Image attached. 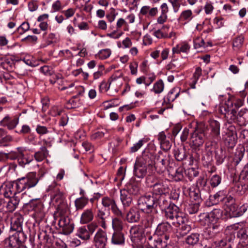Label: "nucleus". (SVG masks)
Returning <instances> with one entry per match:
<instances>
[{
  "label": "nucleus",
  "instance_id": "obj_1",
  "mask_svg": "<svg viewBox=\"0 0 248 248\" xmlns=\"http://www.w3.org/2000/svg\"><path fill=\"white\" fill-rule=\"evenodd\" d=\"M158 204L157 199L154 197L153 194H146L140 196L138 201L139 209L146 214H156V207Z\"/></svg>",
  "mask_w": 248,
  "mask_h": 248
},
{
  "label": "nucleus",
  "instance_id": "obj_2",
  "mask_svg": "<svg viewBox=\"0 0 248 248\" xmlns=\"http://www.w3.org/2000/svg\"><path fill=\"white\" fill-rule=\"evenodd\" d=\"M219 110L220 112L224 115L229 123H232L236 122L237 115L235 108H233V103L228 99L224 104L219 106Z\"/></svg>",
  "mask_w": 248,
  "mask_h": 248
},
{
  "label": "nucleus",
  "instance_id": "obj_3",
  "mask_svg": "<svg viewBox=\"0 0 248 248\" xmlns=\"http://www.w3.org/2000/svg\"><path fill=\"white\" fill-rule=\"evenodd\" d=\"M168 164L167 157L162 155L156 156L152 166H150L149 169V173L155 174L156 172L158 174H162L166 170Z\"/></svg>",
  "mask_w": 248,
  "mask_h": 248
},
{
  "label": "nucleus",
  "instance_id": "obj_4",
  "mask_svg": "<svg viewBox=\"0 0 248 248\" xmlns=\"http://www.w3.org/2000/svg\"><path fill=\"white\" fill-rule=\"evenodd\" d=\"M51 202L56 207V209L61 215H64L68 210V205L64 199L63 193L59 191H56L51 196Z\"/></svg>",
  "mask_w": 248,
  "mask_h": 248
},
{
  "label": "nucleus",
  "instance_id": "obj_5",
  "mask_svg": "<svg viewBox=\"0 0 248 248\" xmlns=\"http://www.w3.org/2000/svg\"><path fill=\"white\" fill-rule=\"evenodd\" d=\"M26 239V236L24 232L15 233L4 240L3 246L4 248H14L24 243Z\"/></svg>",
  "mask_w": 248,
  "mask_h": 248
},
{
  "label": "nucleus",
  "instance_id": "obj_6",
  "mask_svg": "<svg viewBox=\"0 0 248 248\" xmlns=\"http://www.w3.org/2000/svg\"><path fill=\"white\" fill-rule=\"evenodd\" d=\"M204 128L202 126H198L191 136V141L195 147L202 146L204 141Z\"/></svg>",
  "mask_w": 248,
  "mask_h": 248
},
{
  "label": "nucleus",
  "instance_id": "obj_7",
  "mask_svg": "<svg viewBox=\"0 0 248 248\" xmlns=\"http://www.w3.org/2000/svg\"><path fill=\"white\" fill-rule=\"evenodd\" d=\"M222 211L219 209H214L210 213H203L199 216L200 220H204L205 223L217 222L222 217Z\"/></svg>",
  "mask_w": 248,
  "mask_h": 248
},
{
  "label": "nucleus",
  "instance_id": "obj_8",
  "mask_svg": "<svg viewBox=\"0 0 248 248\" xmlns=\"http://www.w3.org/2000/svg\"><path fill=\"white\" fill-rule=\"evenodd\" d=\"M61 215L59 220L58 225L62 231V233L65 235L70 234L74 228V224L69 217Z\"/></svg>",
  "mask_w": 248,
  "mask_h": 248
},
{
  "label": "nucleus",
  "instance_id": "obj_9",
  "mask_svg": "<svg viewBox=\"0 0 248 248\" xmlns=\"http://www.w3.org/2000/svg\"><path fill=\"white\" fill-rule=\"evenodd\" d=\"M168 240L161 236L154 235L148 236V244L150 248H165L167 246Z\"/></svg>",
  "mask_w": 248,
  "mask_h": 248
},
{
  "label": "nucleus",
  "instance_id": "obj_10",
  "mask_svg": "<svg viewBox=\"0 0 248 248\" xmlns=\"http://www.w3.org/2000/svg\"><path fill=\"white\" fill-rule=\"evenodd\" d=\"M107 240L106 232L99 229L94 236L93 243L96 248H105Z\"/></svg>",
  "mask_w": 248,
  "mask_h": 248
},
{
  "label": "nucleus",
  "instance_id": "obj_11",
  "mask_svg": "<svg viewBox=\"0 0 248 248\" xmlns=\"http://www.w3.org/2000/svg\"><path fill=\"white\" fill-rule=\"evenodd\" d=\"M102 204L105 207L111 209L112 213L118 217H123L122 211L118 207L115 201L110 198L105 197L102 199Z\"/></svg>",
  "mask_w": 248,
  "mask_h": 248
},
{
  "label": "nucleus",
  "instance_id": "obj_12",
  "mask_svg": "<svg viewBox=\"0 0 248 248\" xmlns=\"http://www.w3.org/2000/svg\"><path fill=\"white\" fill-rule=\"evenodd\" d=\"M171 231L170 224L168 222H163L158 225L156 229V233L157 235L163 237L165 240H168Z\"/></svg>",
  "mask_w": 248,
  "mask_h": 248
},
{
  "label": "nucleus",
  "instance_id": "obj_13",
  "mask_svg": "<svg viewBox=\"0 0 248 248\" xmlns=\"http://www.w3.org/2000/svg\"><path fill=\"white\" fill-rule=\"evenodd\" d=\"M151 224L148 221L143 220L140 224L132 226L130 230L131 235L136 237L142 236L145 232V229L149 228Z\"/></svg>",
  "mask_w": 248,
  "mask_h": 248
},
{
  "label": "nucleus",
  "instance_id": "obj_14",
  "mask_svg": "<svg viewBox=\"0 0 248 248\" xmlns=\"http://www.w3.org/2000/svg\"><path fill=\"white\" fill-rule=\"evenodd\" d=\"M208 227L204 232L205 235L209 238L215 237L222 230L221 226L218 222H209L206 223Z\"/></svg>",
  "mask_w": 248,
  "mask_h": 248
},
{
  "label": "nucleus",
  "instance_id": "obj_15",
  "mask_svg": "<svg viewBox=\"0 0 248 248\" xmlns=\"http://www.w3.org/2000/svg\"><path fill=\"white\" fill-rule=\"evenodd\" d=\"M42 141L44 145L40 148L39 151L35 152L34 155L35 159L38 162H41L47 157L48 151L46 146L50 145V141L46 139H43Z\"/></svg>",
  "mask_w": 248,
  "mask_h": 248
},
{
  "label": "nucleus",
  "instance_id": "obj_16",
  "mask_svg": "<svg viewBox=\"0 0 248 248\" xmlns=\"http://www.w3.org/2000/svg\"><path fill=\"white\" fill-rule=\"evenodd\" d=\"M153 186V194L156 195H161L168 193L169 192V188L166 181L161 180L157 184Z\"/></svg>",
  "mask_w": 248,
  "mask_h": 248
},
{
  "label": "nucleus",
  "instance_id": "obj_17",
  "mask_svg": "<svg viewBox=\"0 0 248 248\" xmlns=\"http://www.w3.org/2000/svg\"><path fill=\"white\" fill-rule=\"evenodd\" d=\"M22 217L19 214L14 215L11 219V229L15 233L23 232L22 231Z\"/></svg>",
  "mask_w": 248,
  "mask_h": 248
},
{
  "label": "nucleus",
  "instance_id": "obj_18",
  "mask_svg": "<svg viewBox=\"0 0 248 248\" xmlns=\"http://www.w3.org/2000/svg\"><path fill=\"white\" fill-rule=\"evenodd\" d=\"M23 178L28 189L35 186L39 182V178L37 177L36 172H29Z\"/></svg>",
  "mask_w": 248,
  "mask_h": 248
},
{
  "label": "nucleus",
  "instance_id": "obj_19",
  "mask_svg": "<svg viewBox=\"0 0 248 248\" xmlns=\"http://www.w3.org/2000/svg\"><path fill=\"white\" fill-rule=\"evenodd\" d=\"M164 210L165 217L170 220H174L179 213V207L173 203H170Z\"/></svg>",
  "mask_w": 248,
  "mask_h": 248
},
{
  "label": "nucleus",
  "instance_id": "obj_20",
  "mask_svg": "<svg viewBox=\"0 0 248 248\" xmlns=\"http://www.w3.org/2000/svg\"><path fill=\"white\" fill-rule=\"evenodd\" d=\"M148 172V167L135 161L133 172L134 175L139 178H143Z\"/></svg>",
  "mask_w": 248,
  "mask_h": 248
},
{
  "label": "nucleus",
  "instance_id": "obj_21",
  "mask_svg": "<svg viewBox=\"0 0 248 248\" xmlns=\"http://www.w3.org/2000/svg\"><path fill=\"white\" fill-rule=\"evenodd\" d=\"M237 236L239 239V243L242 247H245L248 245V229L243 227V225L239 229Z\"/></svg>",
  "mask_w": 248,
  "mask_h": 248
},
{
  "label": "nucleus",
  "instance_id": "obj_22",
  "mask_svg": "<svg viewBox=\"0 0 248 248\" xmlns=\"http://www.w3.org/2000/svg\"><path fill=\"white\" fill-rule=\"evenodd\" d=\"M123 79L121 75H113L109 79V86L116 92H118L123 85Z\"/></svg>",
  "mask_w": 248,
  "mask_h": 248
},
{
  "label": "nucleus",
  "instance_id": "obj_23",
  "mask_svg": "<svg viewBox=\"0 0 248 248\" xmlns=\"http://www.w3.org/2000/svg\"><path fill=\"white\" fill-rule=\"evenodd\" d=\"M94 218V212L92 208L84 210L82 213L80 222L82 224H87L93 221Z\"/></svg>",
  "mask_w": 248,
  "mask_h": 248
},
{
  "label": "nucleus",
  "instance_id": "obj_24",
  "mask_svg": "<svg viewBox=\"0 0 248 248\" xmlns=\"http://www.w3.org/2000/svg\"><path fill=\"white\" fill-rule=\"evenodd\" d=\"M126 220L129 223H136L140 221V215L139 210L131 208L126 214Z\"/></svg>",
  "mask_w": 248,
  "mask_h": 248
},
{
  "label": "nucleus",
  "instance_id": "obj_25",
  "mask_svg": "<svg viewBox=\"0 0 248 248\" xmlns=\"http://www.w3.org/2000/svg\"><path fill=\"white\" fill-rule=\"evenodd\" d=\"M153 158L154 156L151 153H144L141 156L137 158L136 161L147 166L149 169L150 167L152 166L153 164V161L152 159Z\"/></svg>",
  "mask_w": 248,
  "mask_h": 248
},
{
  "label": "nucleus",
  "instance_id": "obj_26",
  "mask_svg": "<svg viewBox=\"0 0 248 248\" xmlns=\"http://www.w3.org/2000/svg\"><path fill=\"white\" fill-rule=\"evenodd\" d=\"M111 243L116 246L124 245L125 243L124 235L122 232H114L112 234Z\"/></svg>",
  "mask_w": 248,
  "mask_h": 248
},
{
  "label": "nucleus",
  "instance_id": "obj_27",
  "mask_svg": "<svg viewBox=\"0 0 248 248\" xmlns=\"http://www.w3.org/2000/svg\"><path fill=\"white\" fill-rule=\"evenodd\" d=\"M236 122L240 126H246L248 124V109L243 108L237 115Z\"/></svg>",
  "mask_w": 248,
  "mask_h": 248
},
{
  "label": "nucleus",
  "instance_id": "obj_28",
  "mask_svg": "<svg viewBox=\"0 0 248 248\" xmlns=\"http://www.w3.org/2000/svg\"><path fill=\"white\" fill-rule=\"evenodd\" d=\"M107 215L105 213V210L103 208L98 209L96 215V218L98 223L100 224V226L103 228H107L106 219Z\"/></svg>",
  "mask_w": 248,
  "mask_h": 248
},
{
  "label": "nucleus",
  "instance_id": "obj_29",
  "mask_svg": "<svg viewBox=\"0 0 248 248\" xmlns=\"http://www.w3.org/2000/svg\"><path fill=\"white\" fill-rule=\"evenodd\" d=\"M158 140L159 141L161 148L163 150L168 151L171 148V144L169 140H167L166 136L163 131L158 134Z\"/></svg>",
  "mask_w": 248,
  "mask_h": 248
},
{
  "label": "nucleus",
  "instance_id": "obj_30",
  "mask_svg": "<svg viewBox=\"0 0 248 248\" xmlns=\"http://www.w3.org/2000/svg\"><path fill=\"white\" fill-rule=\"evenodd\" d=\"M179 229L175 232L176 236L178 238H181L186 235L191 230V227L188 224L187 221L186 223L179 226Z\"/></svg>",
  "mask_w": 248,
  "mask_h": 248
},
{
  "label": "nucleus",
  "instance_id": "obj_31",
  "mask_svg": "<svg viewBox=\"0 0 248 248\" xmlns=\"http://www.w3.org/2000/svg\"><path fill=\"white\" fill-rule=\"evenodd\" d=\"M211 134L215 138H217L220 135V124L215 120H210L209 121Z\"/></svg>",
  "mask_w": 248,
  "mask_h": 248
},
{
  "label": "nucleus",
  "instance_id": "obj_32",
  "mask_svg": "<svg viewBox=\"0 0 248 248\" xmlns=\"http://www.w3.org/2000/svg\"><path fill=\"white\" fill-rule=\"evenodd\" d=\"M121 200L124 207L129 206L132 202V196L126 190H121Z\"/></svg>",
  "mask_w": 248,
  "mask_h": 248
},
{
  "label": "nucleus",
  "instance_id": "obj_33",
  "mask_svg": "<svg viewBox=\"0 0 248 248\" xmlns=\"http://www.w3.org/2000/svg\"><path fill=\"white\" fill-rule=\"evenodd\" d=\"M14 183L12 182L8 183L5 185L3 188V195L5 198H12L13 195L15 196L17 192L16 191H14Z\"/></svg>",
  "mask_w": 248,
  "mask_h": 248
},
{
  "label": "nucleus",
  "instance_id": "obj_34",
  "mask_svg": "<svg viewBox=\"0 0 248 248\" xmlns=\"http://www.w3.org/2000/svg\"><path fill=\"white\" fill-rule=\"evenodd\" d=\"M76 235L83 240H89L91 236L85 226H81L77 229Z\"/></svg>",
  "mask_w": 248,
  "mask_h": 248
},
{
  "label": "nucleus",
  "instance_id": "obj_35",
  "mask_svg": "<svg viewBox=\"0 0 248 248\" xmlns=\"http://www.w3.org/2000/svg\"><path fill=\"white\" fill-rule=\"evenodd\" d=\"M89 203V199L86 197L77 198L75 202V206L77 211L82 210Z\"/></svg>",
  "mask_w": 248,
  "mask_h": 248
},
{
  "label": "nucleus",
  "instance_id": "obj_36",
  "mask_svg": "<svg viewBox=\"0 0 248 248\" xmlns=\"http://www.w3.org/2000/svg\"><path fill=\"white\" fill-rule=\"evenodd\" d=\"M19 198L16 196H13L6 204V208L9 212H13L17 208L19 203Z\"/></svg>",
  "mask_w": 248,
  "mask_h": 248
},
{
  "label": "nucleus",
  "instance_id": "obj_37",
  "mask_svg": "<svg viewBox=\"0 0 248 248\" xmlns=\"http://www.w3.org/2000/svg\"><path fill=\"white\" fill-rule=\"evenodd\" d=\"M27 206L29 210H33L36 213H40L42 207L41 202L37 199L31 200Z\"/></svg>",
  "mask_w": 248,
  "mask_h": 248
},
{
  "label": "nucleus",
  "instance_id": "obj_38",
  "mask_svg": "<svg viewBox=\"0 0 248 248\" xmlns=\"http://www.w3.org/2000/svg\"><path fill=\"white\" fill-rule=\"evenodd\" d=\"M194 18L192 11L190 9H186L183 11L179 17L181 21H185L186 23L190 22Z\"/></svg>",
  "mask_w": 248,
  "mask_h": 248
},
{
  "label": "nucleus",
  "instance_id": "obj_39",
  "mask_svg": "<svg viewBox=\"0 0 248 248\" xmlns=\"http://www.w3.org/2000/svg\"><path fill=\"white\" fill-rule=\"evenodd\" d=\"M119 217L117 216V217L112 218V226L114 232H122L124 228V222Z\"/></svg>",
  "mask_w": 248,
  "mask_h": 248
},
{
  "label": "nucleus",
  "instance_id": "obj_40",
  "mask_svg": "<svg viewBox=\"0 0 248 248\" xmlns=\"http://www.w3.org/2000/svg\"><path fill=\"white\" fill-rule=\"evenodd\" d=\"M14 186L15 185L17 193H20L28 188L23 177L18 178L17 180L12 182Z\"/></svg>",
  "mask_w": 248,
  "mask_h": 248
},
{
  "label": "nucleus",
  "instance_id": "obj_41",
  "mask_svg": "<svg viewBox=\"0 0 248 248\" xmlns=\"http://www.w3.org/2000/svg\"><path fill=\"white\" fill-rule=\"evenodd\" d=\"M182 64L180 62L177 60H172L170 62L168 63L166 68L168 70H170L171 72L178 71L179 69L181 67Z\"/></svg>",
  "mask_w": 248,
  "mask_h": 248
},
{
  "label": "nucleus",
  "instance_id": "obj_42",
  "mask_svg": "<svg viewBox=\"0 0 248 248\" xmlns=\"http://www.w3.org/2000/svg\"><path fill=\"white\" fill-rule=\"evenodd\" d=\"M190 48V46L187 43H182L177 45L176 46L173 47L172 52L173 54H179L181 52H187Z\"/></svg>",
  "mask_w": 248,
  "mask_h": 248
},
{
  "label": "nucleus",
  "instance_id": "obj_43",
  "mask_svg": "<svg viewBox=\"0 0 248 248\" xmlns=\"http://www.w3.org/2000/svg\"><path fill=\"white\" fill-rule=\"evenodd\" d=\"M228 207L229 210V214L231 217H236L242 215V212H238L239 208L236 204H234V203L232 204H230V205H228Z\"/></svg>",
  "mask_w": 248,
  "mask_h": 248
},
{
  "label": "nucleus",
  "instance_id": "obj_44",
  "mask_svg": "<svg viewBox=\"0 0 248 248\" xmlns=\"http://www.w3.org/2000/svg\"><path fill=\"white\" fill-rule=\"evenodd\" d=\"M202 70L201 67H198L196 68L195 71L193 74L192 78H191V83H190V86L191 88L195 89L196 88L195 85L199 78L202 75Z\"/></svg>",
  "mask_w": 248,
  "mask_h": 248
},
{
  "label": "nucleus",
  "instance_id": "obj_45",
  "mask_svg": "<svg viewBox=\"0 0 248 248\" xmlns=\"http://www.w3.org/2000/svg\"><path fill=\"white\" fill-rule=\"evenodd\" d=\"M164 88V84L162 80L157 81L154 84L152 91L156 94L162 93Z\"/></svg>",
  "mask_w": 248,
  "mask_h": 248
},
{
  "label": "nucleus",
  "instance_id": "obj_46",
  "mask_svg": "<svg viewBox=\"0 0 248 248\" xmlns=\"http://www.w3.org/2000/svg\"><path fill=\"white\" fill-rule=\"evenodd\" d=\"M60 35L59 33L55 31L50 32L47 37L48 41L50 43H56L60 41Z\"/></svg>",
  "mask_w": 248,
  "mask_h": 248
},
{
  "label": "nucleus",
  "instance_id": "obj_47",
  "mask_svg": "<svg viewBox=\"0 0 248 248\" xmlns=\"http://www.w3.org/2000/svg\"><path fill=\"white\" fill-rule=\"evenodd\" d=\"M154 174L149 173L146 177V182L148 186L153 187L152 185L157 184L161 180L160 178L154 175Z\"/></svg>",
  "mask_w": 248,
  "mask_h": 248
},
{
  "label": "nucleus",
  "instance_id": "obj_48",
  "mask_svg": "<svg viewBox=\"0 0 248 248\" xmlns=\"http://www.w3.org/2000/svg\"><path fill=\"white\" fill-rule=\"evenodd\" d=\"M13 140L11 136L6 135L5 131L0 128V143H4L10 142Z\"/></svg>",
  "mask_w": 248,
  "mask_h": 248
},
{
  "label": "nucleus",
  "instance_id": "obj_49",
  "mask_svg": "<svg viewBox=\"0 0 248 248\" xmlns=\"http://www.w3.org/2000/svg\"><path fill=\"white\" fill-rule=\"evenodd\" d=\"M199 240V234L198 233H192L188 236L186 240V242L189 245H195L197 244Z\"/></svg>",
  "mask_w": 248,
  "mask_h": 248
},
{
  "label": "nucleus",
  "instance_id": "obj_50",
  "mask_svg": "<svg viewBox=\"0 0 248 248\" xmlns=\"http://www.w3.org/2000/svg\"><path fill=\"white\" fill-rule=\"evenodd\" d=\"M224 196L223 192L219 191L214 195L210 196L209 199L212 202L213 204H217L219 201H222Z\"/></svg>",
  "mask_w": 248,
  "mask_h": 248
},
{
  "label": "nucleus",
  "instance_id": "obj_51",
  "mask_svg": "<svg viewBox=\"0 0 248 248\" xmlns=\"http://www.w3.org/2000/svg\"><path fill=\"white\" fill-rule=\"evenodd\" d=\"M111 54V51L110 49H103L99 51L97 55L100 59L104 60L108 58Z\"/></svg>",
  "mask_w": 248,
  "mask_h": 248
},
{
  "label": "nucleus",
  "instance_id": "obj_52",
  "mask_svg": "<svg viewBox=\"0 0 248 248\" xmlns=\"http://www.w3.org/2000/svg\"><path fill=\"white\" fill-rule=\"evenodd\" d=\"M168 29L167 26H163L162 29L155 31L154 32V35L157 38H166L167 36V33L165 30Z\"/></svg>",
  "mask_w": 248,
  "mask_h": 248
},
{
  "label": "nucleus",
  "instance_id": "obj_53",
  "mask_svg": "<svg viewBox=\"0 0 248 248\" xmlns=\"http://www.w3.org/2000/svg\"><path fill=\"white\" fill-rule=\"evenodd\" d=\"M244 41V37L239 36L235 38L233 41V48L234 50H237L241 47Z\"/></svg>",
  "mask_w": 248,
  "mask_h": 248
},
{
  "label": "nucleus",
  "instance_id": "obj_54",
  "mask_svg": "<svg viewBox=\"0 0 248 248\" xmlns=\"http://www.w3.org/2000/svg\"><path fill=\"white\" fill-rule=\"evenodd\" d=\"M174 154L176 159L179 161H182L186 157L184 150L177 149L174 150Z\"/></svg>",
  "mask_w": 248,
  "mask_h": 248
},
{
  "label": "nucleus",
  "instance_id": "obj_55",
  "mask_svg": "<svg viewBox=\"0 0 248 248\" xmlns=\"http://www.w3.org/2000/svg\"><path fill=\"white\" fill-rule=\"evenodd\" d=\"M243 225L244 224L242 223H237L228 226L225 230V232L226 234L231 233L233 231L239 230L240 227Z\"/></svg>",
  "mask_w": 248,
  "mask_h": 248
},
{
  "label": "nucleus",
  "instance_id": "obj_56",
  "mask_svg": "<svg viewBox=\"0 0 248 248\" xmlns=\"http://www.w3.org/2000/svg\"><path fill=\"white\" fill-rule=\"evenodd\" d=\"M174 220H175V221H173V223H176L179 224V226L186 223L188 221L187 218L185 217L182 213L180 212L178 215H177V217H175Z\"/></svg>",
  "mask_w": 248,
  "mask_h": 248
},
{
  "label": "nucleus",
  "instance_id": "obj_57",
  "mask_svg": "<svg viewBox=\"0 0 248 248\" xmlns=\"http://www.w3.org/2000/svg\"><path fill=\"white\" fill-rule=\"evenodd\" d=\"M199 206V203L190 204L186 208V211L190 214H195L198 211Z\"/></svg>",
  "mask_w": 248,
  "mask_h": 248
},
{
  "label": "nucleus",
  "instance_id": "obj_58",
  "mask_svg": "<svg viewBox=\"0 0 248 248\" xmlns=\"http://www.w3.org/2000/svg\"><path fill=\"white\" fill-rule=\"evenodd\" d=\"M221 181V177L219 175L215 174L211 178L210 183L212 187H215L220 184Z\"/></svg>",
  "mask_w": 248,
  "mask_h": 248
},
{
  "label": "nucleus",
  "instance_id": "obj_59",
  "mask_svg": "<svg viewBox=\"0 0 248 248\" xmlns=\"http://www.w3.org/2000/svg\"><path fill=\"white\" fill-rule=\"evenodd\" d=\"M190 196L191 198L197 202V203H199L201 201L202 198L199 189H196L193 191H191L190 193Z\"/></svg>",
  "mask_w": 248,
  "mask_h": 248
},
{
  "label": "nucleus",
  "instance_id": "obj_60",
  "mask_svg": "<svg viewBox=\"0 0 248 248\" xmlns=\"http://www.w3.org/2000/svg\"><path fill=\"white\" fill-rule=\"evenodd\" d=\"M126 190L128 193L131 195H135L139 191V187L136 185L130 184L127 186L126 188L124 189Z\"/></svg>",
  "mask_w": 248,
  "mask_h": 248
},
{
  "label": "nucleus",
  "instance_id": "obj_61",
  "mask_svg": "<svg viewBox=\"0 0 248 248\" xmlns=\"http://www.w3.org/2000/svg\"><path fill=\"white\" fill-rule=\"evenodd\" d=\"M62 110L58 111L57 115H61V119L59 122V124L61 126H64L67 124L68 121V118L67 115L65 113L62 114Z\"/></svg>",
  "mask_w": 248,
  "mask_h": 248
},
{
  "label": "nucleus",
  "instance_id": "obj_62",
  "mask_svg": "<svg viewBox=\"0 0 248 248\" xmlns=\"http://www.w3.org/2000/svg\"><path fill=\"white\" fill-rule=\"evenodd\" d=\"M194 46L196 49L202 47H205V42L202 38L197 37L194 40Z\"/></svg>",
  "mask_w": 248,
  "mask_h": 248
},
{
  "label": "nucleus",
  "instance_id": "obj_63",
  "mask_svg": "<svg viewBox=\"0 0 248 248\" xmlns=\"http://www.w3.org/2000/svg\"><path fill=\"white\" fill-rule=\"evenodd\" d=\"M85 226L86 227V228L87 229L90 236H91L94 232L98 227L97 223L95 222H92Z\"/></svg>",
  "mask_w": 248,
  "mask_h": 248
},
{
  "label": "nucleus",
  "instance_id": "obj_64",
  "mask_svg": "<svg viewBox=\"0 0 248 248\" xmlns=\"http://www.w3.org/2000/svg\"><path fill=\"white\" fill-rule=\"evenodd\" d=\"M63 8L62 2L60 0H57L52 3V10L53 12H56L61 10Z\"/></svg>",
  "mask_w": 248,
  "mask_h": 248
}]
</instances>
